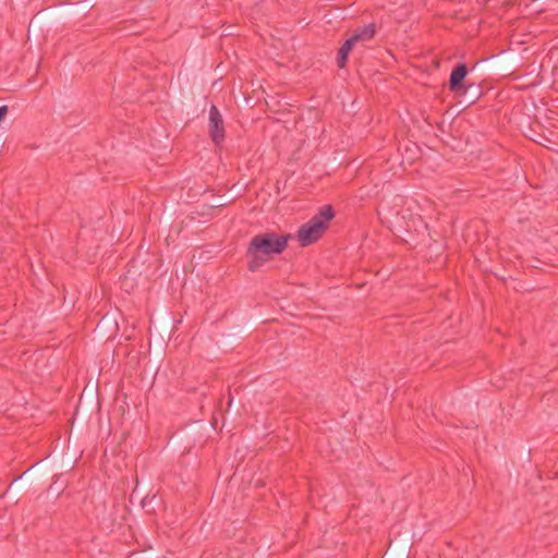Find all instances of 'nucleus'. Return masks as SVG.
Listing matches in <instances>:
<instances>
[{
  "instance_id": "obj_1",
  "label": "nucleus",
  "mask_w": 558,
  "mask_h": 558,
  "mask_svg": "<svg viewBox=\"0 0 558 558\" xmlns=\"http://www.w3.org/2000/svg\"><path fill=\"white\" fill-rule=\"evenodd\" d=\"M289 236L278 235L274 232H266L255 235L247 247V253L252 257L250 269L256 270L264 262V256L277 255L287 247Z\"/></svg>"
},
{
  "instance_id": "obj_2",
  "label": "nucleus",
  "mask_w": 558,
  "mask_h": 558,
  "mask_svg": "<svg viewBox=\"0 0 558 558\" xmlns=\"http://www.w3.org/2000/svg\"><path fill=\"white\" fill-rule=\"evenodd\" d=\"M333 210L331 206H325L320 213L314 216L308 222L303 225L298 232V240L302 246H307L317 241L327 228V223L332 219Z\"/></svg>"
},
{
  "instance_id": "obj_3",
  "label": "nucleus",
  "mask_w": 558,
  "mask_h": 558,
  "mask_svg": "<svg viewBox=\"0 0 558 558\" xmlns=\"http://www.w3.org/2000/svg\"><path fill=\"white\" fill-rule=\"evenodd\" d=\"M209 132L215 144L219 145L223 142V120L218 108L214 105L209 109Z\"/></svg>"
},
{
  "instance_id": "obj_4",
  "label": "nucleus",
  "mask_w": 558,
  "mask_h": 558,
  "mask_svg": "<svg viewBox=\"0 0 558 558\" xmlns=\"http://www.w3.org/2000/svg\"><path fill=\"white\" fill-rule=\"evenodd\" d=\"M356 41H357V37H350L349 39H347L344 41V44L339 49L337 62L340 68L344 66V64L347 62L348 54Z\"/></svg>"
},
{
  "instance_id": "obj_5",
  "label": "nucleus",
  "mask_w": 558,
  "mask_h": 558,
  "mask_svg": "<svg viewBox=\"0 0 558 558\" xmlns=\"http://www.w3.org/2000/svg\"><path fill=\"white\" fill-rule=\"evenodd\" d=\"M466 75V66L464 64H459L456 66L450 74V88L451 90H456L457 87L461 84Z\"/></svg>"
},
{
  "instance_id": "obj_6",
  "label": "nucleus",
  "mask_w": 558,
  "mask_h": 558,
  "mask_svg": "<svg viewBox=\"0 0 558 558\" xmlns=\"http://www.w3.org/2000/svg\"><path fill=\"white\" fill-rule=\"evenodd\" d=\"M375 28L373 25H367L360 32L355 33L352 37H357L359 40L369 39L374 36Z\"/></svg>"
},
{
  "instance_id": "obj_7",
  "label": "nucleus",
  "mask_w": 558,
  "mask_h": 558,
  "mask_svg": "<svg viewBox=\"0 0 558 558\" xmlns=\"http://www.w3.org/2000/svg\"><path fill=\"white\" fill-rule=\"evenodd\" d=\"M8 110V106H0V122L4 120Z\"/></svg>"
}]
</instances>
